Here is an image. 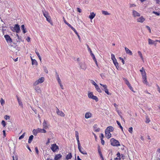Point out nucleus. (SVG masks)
Here are the masks:
<instances>
[{"mask_svg":"<svg viewBox=\"0 0 160 160\" xmlns=\"http://www.w3.org/2000/svg\"><path fill=\"white\" fill-rule=\"evenodd\" d=\"M100 139L101 140V143L102 144V145H104V143H105L104 140H103V139Z\"/></svg>","mask_w":160,"mask_h":160,"instance_id":"obj_61","label":"nucleus"},{"mask_svg":"<svg viewBox=\"0 0 160 160\" xmlns=\"http://www.w3.org/2000/svg\"><path fill=\"white\" fill-rule=\"evenodd\" d=\"M105 133L106 137L108 139H109L111 137V134L108 131V129H106L105 130Z\"/></svg>","mask_w":160,"mask_h":160,"instance_id":"obj_10","label":"nucleus"},{"mask_svg":"<svg viewBox=\"0 0 160 160\" xmlns=\"http://www.w3.org/2000/svg\"><path fill=\"white\" fill-rule=\"evenodd\" d=\"M51 149L53 152H55L57 149H59V147L56 144L54 143L51 145Z\"/></svg>","mask_w":160,"mask_h":160,"instance_id":"obj_4","label":"nucleus"},{"mask_svg":"<svg viewBox=\"0 0 160 160\" xmlns=\"http://www.w3.org/2000/svg\"><path fill=\"white\" fill-rule=\"evenodd\" d=\"M125 49L127 54H129V55H132V52L129 50L128 48L125 47Z\"/></svg>","mask_w":160,"mask_h":160,"instance_id":"obj_16","label":"nucleus"},{"mask_svg":"<svg viewBox=\"0 0 160 160\" xmlns=\"http://www.w3.org/2000/svg\"><path fill=\"white\" fill-rule=\"evenodd\" d=\"M112 61L116 68L118 70H119V67L118 66V63L117 62V60H113Z\"/></svg>","mask_w":160,"mask_h":160,"instance_id":"obj_17","label":"nucleus"},{"mask_svg":"<svg viewBox=\"0 0 160 160\" xmlns=\"http://www.w3.org/2000/svg\"><path fill=\"white\" fill-rule=\"evenodd\" d=\"M95 88L96 90L98 92H102L100 88L98 85H97V86L95 87Z\"/></svg>","mask_w":160,"mask_h":160,"instance_id":"obj_36","label":"nucleus"},{"mask_svg":"<svg viewBox=\"0 0 160 160\" xmlns=\"http://www.w3.org/2000/svg\"><path fill=\"white\" fill-rule=\"evenodd\" d=\"M38 131L39 133H45L46 132V131L43 128V129L38 128Z\"/></svg>","mask_w":160,"mask_h":160,"instance_id":"obj_20","label":"nucleus"},{"mask_svg":"<svg viewBox=\"0 0 160 160\" xmlns=\"http://www.w3.org/2000/svg\"><path fill=\"white\" fill-rule=\"evenodd\" d=\"M98 151L100 155H102V152L99 147L98 148Z\"/></svg>","mask_w":160,"mask_h":160,"instance_id":"obj_51","label":"nucleus"},{"mask_svg":"<svg viewBox=\"0 0 160 160\" xmlns=\"http://www.w3.org/2000/svg\"><path fill=\"white\" fill-rule=\"evenodd\" d=\"M1 124L4 127L6 125V123L5 122L4 120H2V121Z\"/></svg>","mask_w":160,"mask_h":160,"instance_id":"obj_47","label":"nucleus"},{"mask_svg":"<svg viewBox=\"0 0 160 160\" xmlns=\"http://www.w3.org/2000/svg\"><path fill=\"white\" fill-rule=\"evenodd\" d=\"M88 97L96 101V102L98 101V98L97 97L93 95L92 92H90L88 94Z\"/></svg>","mask_w":160,"mask_h":160,"instance_id":"obj_3","label":"nucleus"},{"mask_svg":"<svg viewBox=\"0 0 160 160\" xmlns=\"http://www.w3.org/2000/svg\"><path fill=\"white\" fill-rule=\"evenodd\" d=\"M32 60V65H37V61L35 59H31Z\"/></svg>","mask_w":160,"mask_h":160,"instance_id":"obj_30","label":"nucleus"},{"mask_svg":"<svg viewBox=\"0 0 160 160\" xmlns=\"http://www.w3.org/2000/svg\"><path fill=\"white\" fill-rule=\"evenodd\" d=\"M97 125L95 124L93 126V128L95 131L96 132H98L100 131V128H97Z\"/></svg>","mask_w":160,"mask_h":160,"instance_id":"obj_21","label":"nucleus"},{"mask_svg":"<svg viewBox=\"0 0 160 160\" xmlns=\"http://www.w3.org/2000/svg\"><path fill=\"white\" fill-rule=\"evenodd\" d=\"M148 44L149 45H152L154 44L155 46H156L157 44L156 42L157 41H153L150 38L148 39Z\"/></svg>","mask_w":160,"mask_h":160,"instance_id":"obj_9","label":"nucleus"},{"mask_svg":"<svg viewBox=\"0 0 160 160\" xmlns=\"http://www.w3.org/2000/svg\"><path fill=\"white\" fill-rule=\"evenodd\" d=\"M143 79V82L147 85H148L149 83L147 80V76L142 78Z\"/></svg>","mask_w":160,"mask_h":160,"instance_id":"obj_19","label":"nucleus"},{"mask_svg":"<svg viewBox=\"0 0 160 160\" xmlns=\"http://www.w3.org/2000/svg\"><path fill=\"white\" fill-rule=\"evenodd\" d=\"M43 128L45 129H47L48 128V125L47 122L45 120H44V122L42 123Z\"/></svg>","mask_w":160,"mask_h":160,"instance_id":"obj_13","label":"nucleus"},{"mask_svg":"<svg viewBox=\"0 0 160 160\" xmlns=\"http://www.w3.org/2000/svg\"><path fill=\"white\" fill-rule=\"evenodd\" d=\"M132 13L133 16L134 17H140L141 15L140 13H138L135 10H132Z\"/></svg>","mask_w":160,"mask_h":160,"instance_id":"obj_8","label":"nucleus"},{"mask_svg":"<svg viewBox=\"0 0 160 160\" xmlns=\"http://www.w3.org/2000/svg\"><path fill=\"white\" fill-rule=\"evenodd\" d=\"M76 138V140H77V142H78V147L79 148H80V146H81V145L79 141V137Z\"/></svg>","mask_w":160,"mask_h":160,"instance_id":"obj_40","label":"nucleus"},{"mask_svg":"<svg viewBox=\"0 0 160 160\" xmlns=\"http://www.w3.org/2000/svg\"><path fill=\"white\" fill-rule=\"evenodd\" d=\"M76 138V140H77V142H78V147L79 148H80V146H81V145L79 141V137Z\"/></svg>","mask_w":160,"mask_h":160,"instance_id":"obj_39","label":"nucleus"},{"mask_svg":"<svg viewBox=\"0 0 160 160\" xmlns=\"http://www.w3.org/2000/svg\"><path fill=\"white\" fill-rule=\"evenodd\" d=\"M35 150L36 153L37 154H38L39 153V151L38 148L37 147H36L35 148Z\"/></svg>","mask_w":160,"mask_h":160,"instance_id":"obj_55","label":"nucleus"},{"mask_svg":"<svg viewBox=\"0 0 160 160\" xmlns=\"http://www.w3.org/2000/svg\"><path fill=\"white\" fill-rule=\"evenodd\" d=\"M4 118L6 120L9 119L10 118L7 115H5Z\"/></svg>","mask_w":160,"mask_h":160,"instance_id":"obj_58","label":"nucleus"},{"mask_svg":"<svg viewBox=\"0 0 160 160\" xmlns=\"http://www.w3.org/2000/svg\"><path fill=\"white\" fill-rule=\"evenodd\" d=\"M39 83V82H38V81H36L34 83L33 85L34 86H36L38 85Z\"/></svg>","mask_w":160,"mask_h":160,"instance_id":"obj_57","label":"nucleus"},{"mask_svg":"<svg viewBox=\"0 0 160 160\" xmlns=\"http://www.w3.org/2000/svg\"><path fill=\"white\" fill-rule=\"evenodd\" d=\"M78 148L79 152L82 154L84 155H87V154L86 152L82 147L81 146H80V148L78 147Z\"/></svg>","mask_w":160,"mask_h":160,"instance_id":"obj_7","label":"nucleus"},{"mask_svg":"<svg viewBox=\"0 0 160 160\" xmlns=\"http://www.w3.org/2000/svg\"><path fill=\"white\" fill-rule=\"evenodd\" d=\"M92 57L93 60L95 61V63L98 66L97 61V60L96 59L95 56L93 53H92Z\"/></svg>","mask_w":160,"mask_h":160,"instance_id":"obj_29","label":"nucleus"},{"mask_svg":"<svg viewBox=\"0 0 160 160\" xmlns=\"http://www.w3.org/2000/svg\"><path fill=\"white\" fill-rule=\"evenodd\" d=\"M62 156L60 154H57L55 156L54 159V160H58L62 157Z\"/></svg>","mask_w":160,"mask_h":160,"instance_id":"obj_14","label":"nucleus"},{"mask_svg":"<svg viewBox=\"0 0 160 160\" xmlns=\"http://www.w3.org/2000/svg\"><path fill=\"white\" fill-rule=\"evenodd\" d=\"M138 55L140 56V57L141 58L142 60V61H143V60H144L143 58L142 55V54L141 52L140 51H138Z\"/></svg>","mask_w":160,"mask_h":160,"instance_id":"obj_37","label":"nucleus"},{"mask_svg":"<svg viewBox=\"0 0 160 160\" xmlns=\"http://www.w3.org/2000/svg\"><path fill=\"white\" fill-rule=\"evenodd\" d=\"M111 144L113 146H120L119 142L118 141L113 138H112L110 140Z\"/></svg>","mask_w":160,"mask_h":160,"instance_id":"obj_1","label":"nucleus"},{"mask_svg":"<svg viewBox=\"0 0 160 160\" xmlns=\"http://www.w3.org/2000/svg\"><path fill=\"white\" fill-rule=\"evenodd\" d=\"M76 138V140H77V142H78V147L79 148H80V146H81V145L79 141V137Z\"/></svg>","mask_w":160,"mask_h":160,"instance_id":"obj_41","label":"nucleus"},{"mask_svg":"<svg viewBox=\"0 0 160 160\" xmlns=\"http://www.w3.org/2000/svg\"><path fill=\"white\" fill-rule=\"evenodd\" d=\"M47 20L50 23L51 22V18L49 16L47 18H46Z\"/></svg>","mask_w":160,"mask_h":160,"instance_id":"obj_48","label":"nucleus"},{"mask_svg":"<svg viewBox=\"0 0 160 160\" xmlns=\"http://www.w3.org/2000/svg\"><path fill=\"white\" fill-rule=\"evenodd\" d=\"M111 59L113 61L115 60H116V58H115V55L113 54H112L111 55Z\"/></svg>","mask_w":160,"mask_h":160,"instance_id":"obj_43","label":"nucleus"},{"mask_svg":"<svg viewBox=\"0 0 160 160\" xmlns=\"http://www.w3.org/2000/svg\"><path fill=\"white\" fill-rule=\"evenodd\" d=\"M21 29L22 30L23 32L24 33H26L27 31L26 30V28H25L24 25L23 24L21 26Z\"/></svg>","mask_w":160,"mask_h":160,"instance_id":"obj_25","label":"nucleus"},{"mask_svg":"<svg viewBox=\"0 0 160 160\" xmlns=\"http://www.w3.org/2000/svg\"><path fill=\"white\" fill-rule=\"evenodd\" d=\"M123 79L124 81L125 84H127L128 85V86H130V84L129 82V81L127 79H126V78H123Z\"/></svg>","mask_w":160,"mask_h":160,"instance_id":"obj_28","label":"nucleus"},{"mask_svg":"<svg viewBox=\"0 0 160 160\" xmlns=\"http://www.w3.org/2000/svg\"><path fill=\"white\" fill-rule=\"evenodd\" d=\"M4 37L7 42L11 43L12 42V39L9 35H6Z\"/></svg>","mask_w":160,"mask_h":160,"instance_id":"obj_5","label":"nucleus"},{"mask_svg":"<svg viewBox=\"0 0 160 160\" xmlns=\"http://www.w3.org/2000/svg\"><path fill=\"white\" fill-rule=\"evenodd\" d=\"M91 116L92 114L90 112H88L86 113L85 117V118L88 119L91 117Z\"/></svg>","mask_w":160,"mask_h":160,"instance_id":"obj_15","label":"nucleus"},{"mask_svg":"<svg viewBox=\"0 0 160 160\" xmlns=\"http://www.w3.org/2000/svg\"><path fill=\"white\" fill-rule=\"evenodd\" d=\"M106 129H108V131L110 132H112L114 130L113 128L111 126L108 127Z\"/></svg>","mask_w":160,"mask_h":160,"instance_id":"obj_23","label":"nucleus"},{"mask_svg":"<svg viewBox=\"0 0 160 160\" xmlns=\"http://www.w3.org/2000/svg\"><path fill=\"white\" fill-rule=\"evenodd\" d=\"M25 132H24L22 135H21L19 137V140H21L25 136Z\"/></svg>","mask_w":160,"mask_h":160,"instance_id":"obj_46","label":"nucleus"},{"mask_svg":"<svg viewBox=\"0 0 160 160\" xmlns=\"http://www.w3.org/2000/svg\"><path fill=\"white\" fill-rule=\"evenodd\" d=\"M10 29L13 32H16L17 33H18L20 30V27L18 24H15L14 27H11Z\"/></svg>","mask_w":160,"mask_h":160,"instance_id":"obj_2","label":"nucleus"},{"mask_svg":"<svg viewBox=\"0 0 160 160\" xmlns=\"http://www.w3.org/2000/svg\"><path fill=\"white\" fill-rule=\"evenodd\" d=\"M133 128L132 127H130L129 128L128 131L130 133H132V132Z\"/></svg>","mask_w":160,"mask_h":160,"instance_id":"obj_53","label":"nucleus"},{"mask_svg":"<svg viewBox=\"0 0 160 160\" xmlns=\"http://www.w3.org/2000/svg\"><path fill=\"white\" fill-rule=\"evenodd\" d=\"M107 94H108V95H110V94L109 93V92L108 91V90L107 89V88L104 89L103 90Z\"/></svg>","mask_w":160,"mask_h":160,"instance_id":"obj_45","label":"nucleus"},{"mask_svg":"<svg viewBox=\"0 0 160 160\" xmlns=\"http://www.w3.org/2000/svg\"><path fill=\"white\" fill-rule=\"evenodd\" d=\"M80 67L82 69L85 70L86 68V67L84 63H82L80 65Z\"/></svg>","mask_w":160,"mask_h":160,"instance_id":"obj_31","label":"nucleus"},{"mask_svg":"<svg viewBox=\"0 0 160 160\" xmlns=\"http://www.w3.org/2000/svg\"><path fill=\"white\" fill-rule=\"evenodd\" d=\"M35 53H36V54L38 56V57H40V56L39 55V53L38 52V51H37V50H36Z\"/></svg>","mask_w":160,"mask_h":160,"instance_id":"obj_62","label":"nucleus"},{"mask_svg":"<svg viewBox=\"0 0 160 160\" xmlns=\"http://www.w3.org/2000/svg\"><path fill=\"white\" fill-rule=\"evenodd\" d=\"M75 137L76 138L79 137V133L78 131H75Z\"/></svg>","mask_w":160,"mask_h":160,"instance_id":"obj_49","label":"nucleus"},{"mask_svg":"<svg viewBox=\"0 0 160 160\" xmlns=\"http://www.w3.org/2000/svg\"><path fill=\"white\" fill-rule=\"evenodd\" d=\"M33 138V136L32 135H31L29 138L28 143H30Z\"/></svg>","mask_w":160,"mask_h":160,"instance_id":"obj_27","label":"nucleus"},{"mask_svg":"<svg viewBox=\"0 0 160 160\" xmlns=\"http://www.w3.org/2000/svg\"><path fill=\"white\" fill-rule=\"evenodd\" d=\"M0 102L2 106H3L5 104V101L2 98H1L0 100Z\"/></svg>","mask_w":160,"mask_h":160,"instance_id":"obj_44","label":"nucleus"},{"mask_svg":"<svg viewBox=\"0 0 160 160\" xmlns=\"http://www.w3.org/2000/svg\"><path fill=\"white\" fill-rule=\"evenodd\" d=\"M140 71L141 72L142 78L147 76L145 71L143 67L140 70Z\"/></svg>","mask_w":160,"mask_h":160,"instance_id":"obj_12","label":"nucleus"},{"mask_svg":"<svg viewBox=\"0 0 160 160\" xmlns=\"http://www.w3.org/2000/svg\"><path fill=\"white\" fill-rule=\"evenodd\" d=\"M72 158V155L71 153H69L67 155L66 157V159L68 160Z\"/></svg>","mask_w":160,"mask_h":160,"instance_id":"obj_22","label":"nucleus"},{"mask_svg":"<svg viewBox=\"0 0 160 160\" xmlns=\"http://www.w3.org/2000/svg\"><path fill=\"white\" fill-rule=\"evenodd\" d=\"M100 76H101V77H102V78L103 79H104V78H105V77L104 75V74L103 73H101L100 74Z\"/></svg>","mask_w":160,"mask_h":160,"instance_id":"obj_54","label":"nucleus"},{"mask_svg":"<svg viewBox=\"0 0 160 160\" xmlns=\"http://www.w3.org/2000/svg\"><path fill=\"white\" fill-rule=\"evenodd\" d=\"M17 99L19 105L22 108H23V104L21 100H20L18 97L17 98Z\"/></svg>","mask_w":160,"mask_h":160,"instance_id":"obj_26","label":"nucleus"},{"mask_svg":"<svg viewBox=\"0 0 160 160\" xmlns=\"http://www.w3.org/2000/svg\"><path fill=\"white\" fill-rule=\"evenodd\" d=\"M64 21L65 23V24H66L69 27L71 26V25L68 23L64 19Z\"/></svg>","mask_w":160,"mask_h":160,"instance_id":"obj_52","label":"nucleus"},{"mask_svg":"<svg viewBox=\"0 0 160 160\" xmlns=\"http://www.w3.org/2000/svg\"><path fill=\"white\" fill-rule=\"evenodd\" d=\"M39 133L38 131V128L37 129H34L32 131V133L34 135H36L37 134Z\"/></svg>","mask_w":160,"mask_h":160,"instance_id":"obj_32","label":"nucleus"},{"mask_svg":"<svg viewBox=\"0 0 160 160\" xmlns=\"http://www.w3.org/2000/svg\"><path fill=\"white\" fill-rule=\"evenodd\" d=\"M95 14L94 12H91L90 13V16H89V18L91 20H92L95 17Z\"/></svg>","mask_w":160,"mask_h":160,"instance_id":"obj_24","label":"nucleus"},{"mask_svg":"<svg viewBox=\"0 0 160 160\" xmlns=\"http://www.w3.org/2000/svg\"><path fill=\"white\" fill-rule=\"evenodd\" d=\"M56 79L58 81V83H61V81L59 77L56 78Z\"/></svg>","mask_w":160,"mask_h":160,"instance_id":"obj_50","label":"nucleus"},{"mask_svg":"<svg viewBox=\"0 0 160 160\" xmlns=\"http://www.w3.org/2000/svg\"><path fill=\"white\" fill-rule=\"evenodd\" d=\"M116 122L117 123V124L119 126L120 128L121 129L122 131H123V127H122V126L121 125V124L120 122L118 121H116Z\"/></svg>","mask_w":160,"mask_h":160,"instance_id":"obj_38","label":"nucleus"},{"mask_svg":"<svg viewBox=\"0 0 160 160\" xmlns=\"http://www.w3.org/2000/svg\"><path fill=\"white\" fill-rule=\"evenodd\" d=\"M92 83L93 85H94L95 86V87L96 86H97V85H98L96 83V82L94 81H93L92 80Z\"/></svg>","mask_w":160,"mask_h":160,"instance_id":"obj_60","label":"nucleus"},{"mask_svg":"<svg viewBox=\"0 0 160 160\" xmlns=\"http://www.w3.org/2000/svg\"><path fill=\"white\" fill-rule=\"evenodd\" d=\"M128 86L131 90L133 92V88L131 86V85H130V86Z\"/></svg>","mask_w":160,"mask_h":160,"instance_id":"obj_63","label":"nucleus"},{"mask_svg":"<svg viewBox=\"0 0 160 160\" xmlns=\"http://www.w3.org/2000/svg\"><path fill=\"white\" fill-rule=\"evenodd\" d=\"M56 113L57 114L62 117H64L65 116L64 113L62 111L59 110L57 107H56Z\"/></svg>","mask_w":160,"mask_h":160,"instance_id":"obj_6","label":"nucleus"},{"mask_svg":"<svg viewBox=\"0 0 160 160\" xmlns=\"http://www.w3.org/2000/svg\"><path fill=\"white\" fill-rule=\"evenodd\" d=\"M146 27L147 28V29L149 30V32L151 33V30L150 27L148 26H146Z\"/></svg>","mask_w":160,"mask_h":160,"instance_id":"obj_56","label":"nucleus"},{"mask_svg":"<svg viewBox=\"0 0 160 160\" xmlns=\"http://www.w3.org/2000/svg\"><path fill=\"white\" fill-rule=\"evenodd\" d=\"M42 12H43V14L44 16L46 18H47V17H48L49 16L48 12H46V11H43Z\"/></svg>","mask_w":160,"mask_h":160,"instance_id":"obj_33","label":"nucleus"},{"mask_svg":"<svg viewBox=\"0 0 160 160\" xmlns=\"http://www.w3.org/2000/svg\"><path fill=\"white\" fill-rule=\"evenodd\" d=\"M38 82H39V83H41L43 82L44 81V78L43 77H41L38 80Z\"/></svg>","mask_w":160,"mask_h":160,"instance_id":"obj_35","label":"nucleus"},{"mask_svg":"<svg viewBox=\"0 0 160 160\" xmlns=\"http://www.w3.org/2000/svg\"><path fill=\"white\" fill-rule=\"evenodd\" d=\"M102 14L105 15H109L110 14V13H108L107 11H102Z\"/></svg>","mask_w":160,"mask_h":160,"instance_id":"obj_42","label":"nucleus"},{"mask_svg":"<svg viewBox=\"0 0 160 160\" xmlns=\"http://www.w3.org/2000/svg\"><path fill=\"white\" fill-rule=\"evenodd\" d=\"M59 85L60 86V87L62 88V89H64L62 85V83H59Z\"/></svg>","mask_w":160,"mask_h":160,"instance_id":"obj_64","label":"nucleus"},{"mask_svg":"<svg viewBox=\"0 0 160 160\" xmlns=\"http://www.w3.org/2000/svg\"><path fill=\"white\" fill-rule=\"evenodd\" d=\"M145 18L143 16H141L137 19V21L142 23L145 21Z\"/></svg>","mask_w":160,"mask_h":160,"instance_id":"obj_11","label":"nucleus"},{"mask_svg":"<svg viewBox=\"0 0 160 160\" xmlns=\"http://www.w3.org/2000/svg\"><path fill=\"white\" fill-rule=\"evenodd\" d=\"M34 89L36 92L38 93H40L41 92V90L40 87L39 86H35Z\"/></svg>","mask_w":160,"mask_h":160,"instance_id":"obj_18","label":"nucleus"},{"mask_svg":"<svg viewBox=\"0 0 160 160\" xmlns=\"http://www.w3.org/2000/svg\"><path fill=\"white\" fill-rule=\"evenodd\" d=\"M152 12L153 13L155 14L156 15H157V16H159L160 15V13H158V12H156L155 11H153Z\"/></svg>","mask_w":160,"mask_h":160,"instance_id":"obj_59","label":"nucleus"},{"mask_svg":"<svg viewBox=\"0 0 160 160\" xmlns=\"http://www.w3.org/2000/svg\"><path fill=\"white\" fill-rule=\"evenodd\" d=\"M146 93H148L149 94V96H148L149 97V98L150 99H152L153 98V97L151 95V94L148 92L147 91H146L144 92Z\"/></svg>","mask_w":160,"mask_h":160,"instance_id":"obj_34","label":"nucleus"}]
</instances>
